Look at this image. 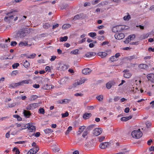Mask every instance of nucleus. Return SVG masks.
I'll return each mask as SVG.
<instances>
[{
  "instance_id": "864d4df0",
  "label": "nucleus",
  "mask_w": 154,
  "mask_h": 154,
  "mask_svg": "<svg viewBox=\"0 0 154 154\" xmlns=\"http://www.w3.org/2000/svg\"><path fill=\"white\" fill-rule=\"evenodd\" d=\"M117 60V59L114 56L111 57L110 58V60H111L112 62H113L114 61H116Z\"/></svg>"
},
{
  "instance_id": "774afa93",
  "label": "nucleus",
  "mask_w": 154,
  "mask_h": 154,
  "mask_svg": "<svg viewBox=\"0 0 154 154\" xmlns=\"http://www.w3.org/2000/svg\"><path fill=\"white\" fill-rule=\"evenodd\" d=\"M17 73V71H14L11 73V75H16V74Z\"/></svg>"
},
{
  "instance_id": "c9c22d12",
  "label": "nucleus",
  "mask_w": 154,
  "mask_h": 154,
  "mask_svg": "<svg viewBox=\"0 0 154 154\" xmlns=\"http://www.w3.org/2000/svg\"><path fill=\"white\" fill-rule=\"evenodd\" d=\"M21 85H22L23 84H28L29 83V82L27 80H25L22 82H20Z\"/></svg>"
},
{
  "instance_id": "680f3d73",
  "label": "nucleus",
  "mask_w": 154,
  "mask_h": 154,
  "mask_svg": "<svg viewBox=\"0 0 154 154\" xmlns=\"http://www.w3.org/2000/svg\"><path fill=\"white\" fill-rule=\"evenodd\" d=\"M105 139V137L103 136H101L100 137L99 141L100 142H101Z\"/></svg>"
},
{
  "instance_id": "f3484780",
  "label": "nucleus",
  "mask_w": 154,
  "mask_h": 154,
  "mask_svg": "<svg viewBox=\"0 0 154 154\" xmlns=\"http://www.w3.org/2000/svg\"><path fill=\"white\" fill-rule=\"evenodd\" d=\"M14 12H16V11H16L15 10H14ZM13 12H14V11H10L9 12H8V13H5V14L7 15H8V17H5V18H4V20L6 21H8L7 20L8 18H9V15L11 14H12L13 13Z\"/></svg>"
},
{
  "instance_id": "a878e982",
  "label": "nucleus",
  "mask_w": 154,
  "mask_h": 154,
  "mask_svg": "<svg viewBox=\"0 0 154 154\" xmlns=\"http://www.w3.org/2000/svg\"><path fill=\"white\" fill-rule=\"evenodd\" d=\"M29 65L30 64L29 62L26 60L23 63V65L26 68H27L29 66Z\"/></svg>"
},
{
  "instance_id": "6e6552de",
  "label": "nucleus",
  "mask_w": 154,
  "mask_h": 154,
  "mask_svg": "<svg viewBox=\"0 0 154 154\" xmlns=\"http://www.w3.org/2000/svg\"><path fill=\"white\" fill-rule=\"evenodd\" d=\"M109 145V143L106 142L101 143L99 145L100 147L102 149L106 148Z\"/></svg>"
},
{
  "instance_id": "f257e3e1",
  "label": "nucleus",
  "mask_w": 154,
  "mask_h": 154,
  "mask_svg": "<svg viewBox=\"0 0 154 154\" xmlns=\"http://www.w3.org/2000/svg\"><path fill=\"white\" fill-rule=\"evenodd\" d=\"M132 137L136 138H139L142 136V133L140 131V129H139L138 130H135L133 131L131 134Z\"/></svg>"
},
{
  "instance_id": "f03ea898",
  "label": "nucleus",
  "mask_w": 154,
  "mask_h": 154,
  "mask_svg": "<svg viewBox=\"0 0 154 154\" xmlns=\"http://www.w3.org/2000/svg\"><path fill=\"white\" fill-rule=\"evenodd\" d=\"M26 35L25 32L23 30L21 29L18 31L15 35V37L16 38H23Z\"/></svg>"
},
{
  "instance_id": "f704fd0d",
  "label": "nucleus",
  "mask_w": 154,
  "mask_h": 154,
  "mask_svg": "<svg viewBox=\"0 0 154 154\" xmlns=\"http://www.w3.org/2000/svg\"><path fill=\"white\" fill-rule=\"evenodd\" d=\"M70 100L69 99H64L62 100L63 103H67L69 102Z\"/></svg>"
},
{
  "instance_id": "ddd939ff",
  "label": "nucleus",
  "mask_w": 154,
  "mask_h": 154,
  "mask_svg": "<svg viewBox=\"0 0 154 154\" xmlns=\"http://www.w3.org/2000/svg\"><path fill=\"white\" fill-rule=\"evenodd\" d=\"M91 114L90 113H85L83 115V117L84 119H87L91 117Z\"/></svg>"
},
{
  "instance_id": "473e14b6",
  "label": "nucleus",
  "mask_w": 154,
  "mask_h": 154,
  "mask_svg": "<svg viewBox=\"0 0 154 154\" xmlns=\"http://www.w3.org/2000/svg\"><path fill=\"white\" fill-rule=\"evenodd\" d=\"M35 55H36V54H35L34 53V54H32L31 55H30L29 56L27 55L26 56V57L27 58H33L35 57Z\"/></svg>"
},
{
  "instance_id": "5fc2aeb1",
  "label": "nucleus",
  "mask_w": 154,
  "mask_h": 154,
  "mask_svg": "<svg viewBox=\"0 0 154 154\" xmlns=\"http://www.w3.org/2000/svg\"><path fill=\"white\" fill-rule=\"evenodd\" d=\"M80 16L79 15L77 14L76 15L75 17H74V18L73 19V20H77L79 18Z\"/></svg>"
},
{
  "instance_id": "c85d7f7f",
  "label": "nucleus",
  "mask_w": 154,
  "mask_h": 154,
  "mask_svg": "<svg viewBox=\"0 0 154 154\" xmlns=\"http://www.w3.org/2000/svg\"><path fill=\"white\" fill-rule=\"evenodd\" d=\"M50 26V25L48 23H45L43 25V27L45 29H48Z\"/></svg>"
},
{
  "instance_id": "2f4dec72",
  "label": "nucleus",
  "mask_w": 154,
  "mask_h": 154,
  "mask_svg": "<svg viewBox=\"0 0 154 154\" xmlns=\"http://www.w3.org/2000/svg\"><path fill=\"white\" fill-rule=\"evenodd\" d=\"M70 26V25L69 24H64L62 26V28L64 29H66L69 27Z\"/></svg>"
},
{
  "instance_id": "423d86ee",
  "label": "nucleus",
  "mask_w": 154,
  "mask_h": 154,
  "mask_svg": "<svg viewBox=\"0 0 154 154\" xmlns=\"http://www.w3.org/2000/svg\"><path fill=\"white\" fill-rule=\"evenodd\" d=\"M38 106V104L36 103H31L28 105L26 107L27 110H32Z\"/></svg>"
},
{
  "instance_id": "6e6d98bb",
  "label": "nucleus",
  "mask_w": 154,
  "mask_h": 154,
  "mask_svg": "<svg viewBox=\"0 0 154 154\" xmlns=\"http://www.w3.org/2000/svg\"><path fill=\"white\" fill-rule=\"evenodd\" d=\"M88 131H87L86 130V131H85L83 133L82 136L83 137H85L88 134Z\"/></svg>"
},
{
  "instance_id": "2eb2a0df",
  "label": "nucleus",
  "mask_w": 154,
  "mask_h": 154,
  "mask_svg": "<svg viewBox=\"0 0 154 154\" xmlns=\"http://www.w3.org/2000/svg\"><path fill=\"white\" fill-rule=\"evenodd\" d=\"M54 88V86L53 85H48V84H46L45 85H44L43 86V88L44 89L48 90L52 89Z\"/></svg>"
},
{
  "instance_id": "f8f14e48",
  "label": "nucleus",
  "mask_w": 154,
  "mask_h": 154,
  "mask_svg": "<svg viewBox=\"0 0 154 154\" xmlns=\"http://www.w3.org/2000/svg\"><path fill=\"white\" fill-rule=\"evenodd\" d=\"M24 116L26 118H29L31 115V112L28 110H24L23 112Z\"/></svg>"
},
{
  "instance_id": "20e7f679",
  "label": "nucleus",
  "mask_w": 154,
  "mask_h": 154,
  "mask_svg": "<svg viewBox=\"0 0 154 154\" xmlns=\"http://www.w3.org/2000/svg\"><path fill=\"white\" fill-rule=\"evenodd\" d=\"M135 35L134 34L130 35L128 38H126V40L124 41V42L125 44H128L131 40L135 38Z\"/></svg>"
},
{
  "instance_id": "4c0bfd02",
  "label": "nucleus",
  "mask_w": 154,
  "mask_h": 154,
  "mask_svg": "<svg viewBox=\"0 0 154 154\" xmlns=\"http://www.w3.org/2000/svg\"><path fill=\"white\" fill-rule=\"evenodd\" d=\"M68 6V5L67 4H65V5H63L60 7V9H66Z\"/></svg>"
},
{
  "instance_id": "a211bd4d",
  "label": "nucleus",
  "mask_w": 154,
  "mask_h": 154,
  "mask_svg": "<svg viewBox=\"0 0 154 154\" xmlns=\"http://www.w3.org/2000/svg\"><path fill=\"white\" fill-rule=\"evenodd\" d=\"M139 67L143 69H147L148 67L147 65L145 64H141L139 65Z\"/></svg>"
},
{
  "instance_id": "ea45409f",
  "label": "nucleus",
  "mask_w": 154,
  "mask_h": 154,
  "mask_svg": "<svg viewBox=\"0 0 154 154\" xmlns=\"http://www.w3.org/2000/svg\"><path fill=\"white\" fill-rule=\"evenodd\" d=\"M130 18V16L129 15L125 16L123 17L124 20H128Z\"/></svg>"
},
{
  "instance_id": "3c124183",
  "label": "nucleus",
  "mask_w": 154,
  "mask_h": 154,
  "mask_svg": "<svg viewBox=\"0 0 154 154\" xmlns=\"http://www.w3.org/2000/svg\"><path fill=\"white\" fill-rule=\"evenodd\" d=\"M135 58V56H131L128 57L126 58V59L127 60H130L133 59H134Z\"/></svg>"
},
{
  "instance_id": "0eeeda50",
  "label": "nucleus",
  "mask_w": 154,
  "mask_h": 154,
  "mask_svg": "<svg viewBox=\"0 0 154 154\" xmlns=\"http://www.w3.org/2000/svg\"><path fill=\"white\" fill-rule=\"evenodd\" d=\"M123 72L124 73L123 76L125 78H129L131 76V74L129 72L128 69L125 70Z\"/></svg>"
},
{
  "instance_id": "7ed1b4c3",
  "label": "nucleus",
  "mask_w": 154,
  "mask_h": 154,
  "mask_svg": "<svg viewBox=\"0 0 154 154\" xmlns=\"http://www.w3.org/2000/svg\"><path fill=\"white\" fill-rule=\"evenodd\" d=\"M102 132V129L101 128H96L93 131L94 135L97 136L100 134Z\"/></svg>"
},
{
  "instance_id": "37998d69",
  "label": "nucleus",
  "mask_w": 154,
  "mask_h": 154,
  "mask_svg": "<svg viewBox=\"0 0 154 154\" xmlns=\"http://www.w3.org/2000/svg\"><path fill=\"white\" fill-rule=\"evenodd\" d=\"M81 82H80V80L79 81H77V82H76L75 83H74L73 84V86H74V87H76V86L77 85H80L81 84H82L81 83Z\"/></svg>"
},
{
  "instance_id": "9d476101",
  "label": "nucleus",
  "mask_w": 154,
  "mask_h": 154,
  "mask_svg": "<svg viewBox=\"0 0 154 154\" xmlns=\"http://www.w3.org/2000/svg\"><path fill=\"white\" fill-rule=\"evenodd\" d=\"M147 78L151 82H154V74H149L147 75Z\"/></svg>"
},
{
  "instance_id": "72a5a7b5",
  "label": "nucleus",
  "mask_w": 154,
  "mask_h": 154,
  "mask_svg": "<svg viewBox=\"0 0 154 154\" xmlns=\"http://www.w3.org/2000/svg\"><path fill=\"white\" fill-rule=\"evenodd\" d=\"M72 127L71 126H69L68 128L67 131L66 132V134L67 135L69 133V132L72 130Z\"/></svg>"
},
{
  "instance_id": "b1692460",
  "label": "nucleus",
  "mask_w": 154,
  "mask_h": 154,
  "mask_svg": "<svg viewBox=\"0 0 154 154\" xmlns=\"http://www.w3.org/2000/svg\"><path fill=\"white\" fill-rule=\"evenodd\" d=\"M44 131L46 134L52 132L53 131L50 128H47L44 130Z\"/></svg>"
},
{
  "instance_id": "8fccbe9b",
  "label": "nucleus",
  "mask_w": 154,
  "mask_h": 154,
  "mask_svg": "<svg viewBox=\"0 0 154 154\" xmlns=\"http://www.w3.org/2000/svg\"><path fill=\"white\" fill-rule=\"evenodd\" d=\"M62 117L64 118L67 116L69 115V113L67 112H66L64 113H62L61 114Z\"/></svg>"
},
{
  "instance_id": "338daca9",
  "label": "nucleus",
  "mask_w": 154,
  "mask_h": 154,
  "mask_svg": "<svg viewBox=\"0 0 154 154\" xmlns=\"http://www.w3.org/2000/svg\"><path fill=\"white\" fill-rule=\"evenodd\" d=\"M6 45V44H0V48H5Z\"/></svg>"
},
{
  "instance_id": "cd10ccee",
  "label": "nucleus",
  "mask_w": 154,
  "mask_h": 154,
  "mask_svg": "<svg viewBox=\"0 0 154 154\" xmlns=\"http://www.w3.org/2000/svg\"><path fill=\"white\" fill-rule=\"evenodd\" d=\"M26 45H28L27 42H20V43L19 45L20 47H22L23 46H26Z\"/></svg>"
},
{
  "instance_id": "1a4fd4ad",
  "label": "nucleus",
  "mask_w": 154,
  "mask_h": 154,
  "mask_svg": "<svg viewBox=\"0 0 154 154\" xmlns=\"http://www.w3.org/2000/svg\"><path fill=\"white\" fill-rule=\"evenodd\" d=\"M120 26H117L113 27L112 29V31L114 32H121V28Z\"/></svg>"
},
{
  "instance_id": "a19ab883",
  "label": "nucleus",
  "mask_w": 154,
  "mask_h": 154,
  "mask_svg": "<svg viewBox=\"0 0 154 154\" xmlns=\"http://www.w3.org/2000/svg\"><path fill=\"white\" fill-rule=\"evenodd\" d=\"M19 65L20 64L19 63H16L13 64L12 66V67L13 69L16 68L19 66Z\"/></svg>"
},
{
  "instance_id": "13d9d810",
  "label": "nucleus",
  "mask_w": 154,
  "mask_h": 154,
  "mask_svg": "<svg viewBox=\"0 0 154 154\" xmlns=\"http://www.w3.org/2000/svg\"><path fill=\"white\" fill-rule=\"evenodd\" d=\"M100 2L99 0H94L92 2V3L93 5H95L97 3Z\"/></svg>"
},
{
  "instance_id": "0e129e2a",
  "label": "nucleus",
  "mask_w": 154,
  "mask_h": 154,
  "mask_svg": "<svg viewBox=\"0 0 154 154\" xmlns=\"http://www.w3.org/2000/svg\"><path fill=\"white\" fill-rule=\"evenodd\" d=\"M34 148L35 149L34 150V151H35V153H36L39 150V148L38 146H36L35 147V148Z\"/></svg>"
},
{
  "instance_id": "603ef678",
  "label": "nucleus",
  "mask_w": 154,
  "mask_h": 154,
  "mask_svg": "<svg viewBox=\"0 0 154 154\" xmlns=\"http://www.w3.org/2000/svg\"><path fill=\"white\" fill-rule=\"evenodd\" d=\"M146 127L148 128L151 126V123L148 121H147L146 122Z\"/></svg>"
},
{
  "instance_id": "bf43d9fd",
  "label": "nucleus",
  "mask_w": 154,
  "mask_h": 154,
  "mask_svg": "<svg viewBox=\"0 0 154 154\" xmlns=\"http://www.w3.org/2000/svg\"><path fill=\"white\" fill-rule=\"evenodd\" d=\"M17 44V42L15 41H12L11 42V45L12 46H15Z\"/></svg>"
},
{
  "instance_id": "a18cd8bd",
  "label": "nucleus",
  "mask_w": 154,
  "mask_h": 154,
  "mask_svg": "<svg viewBox=\"0 0 154 154\" xmlns=\"http://www.w3.org/2000/svg\"><path fill=\"white\" fill-rule=\"evenodd\" d=\"M80 82H81L80 84H82L84 83L87 80V79H85L84 78H82L80 79Z\"/></svg>"
},
{
  "instance_id": "c756f323",
  "label": "nucleus",
  "mask_w": 154,
  "mask_h": 154,
  "mask_svg": "<svg viewBox=\"0 0 154 154\" xmlns=\"http://www.w3.org/2000/svg\"><path fill=\"white\" fill-rule=\"evenodd\" d=\"M35 149L34 148H32V149H30L28 152L27 154H35V151L34 150Z\"/></svg>"
},
{
  "instance_id": "09e8293b",
  "label": "nucleus",
  "mask_w": 154,
  "mask_h": 154,
  "mask_svg": "<svg viewBox=\"0 0 154 154\" xmlns=\"http://www.w3.org/2000/svg\"><path fill=\"white\" fill-rule=\"evenodd\" d=\"M22 124V125L21 126V128L20 129V130L25 129L26 128H28V126H26V125H24L23 124Z\"/></svg>"
},
{
  "instance_id": "49530a36",
  "label": "nucleus",
  "mask_w": 154,
  "mask_h": 154,
  "mask_svg": "<svg viewBox=\"0 0 154 154\" xmlns=\"http://www.w3.org/2000/svg\"><path fill=\"white\" fill-rule=\"evenodd\" d=\"M14 117L17 118L18 120L20 121L22 119V118L20 116H19L17 115H14Z\"/></svg>"
},
{
  "instance_id": "de8ad7c7",
  "label": "nucleus",
  "mask_w": 154,
  "mask_h": 154,
  "mask_svg": "<svg viewBox=\"0 0 154 154\" xmlns=\"http://www.w3.org/2000/svg\"><path fill=\"white\" fill-rule=\"evenodd\" d=\"M52 149L53 151L56 152H58L60 150V149L57 147H54Z\"/></svg>"
},
{
  "instance_id": "69168bd1",
  "label": "nucleus",
  "mask_w": 154,
  "mask_h": 154,
  "mask_svg": "<svg viewBox=\"0 0 154 154\" xmlns=\"http://www.w3.org/2000/svg\"><path fill=\"white\" fill-rule=\"evenodd\" d=\"M83 95V94L81 93H76L75 94V96H82Z\"/></svg>"
},
{
  "instance_id": "4d7b16f0",
  "label": "nucleus",
  "mask_w": 154,
  "mask_h": 154,
  "mask_svg": "<svg viewBox=\"0 0 154 154\" xmlns=\"http://www.w3.org/2000/svg\"><path fill=\"white\" fill-rule=\"evenodd\" d=\"M16 103H13L11 104H8V106L9 107H12L16 105Z\"/></svg>"
},
{
  "instance_id": "5701e85b",
  "label": "nucleus",
  "mask_w": 154,
  "mask_h": 154,
  "mask_svg": "<svg viewBox=\"0 0 154 154\" xmlns=\"http://www.w3.org/2000/svg\"><path fill=\"white\" fill-rule=\"evenodd\" d=\"M85 127L84 126H80L79 128V130L78 132H79L78 133V134H80L81 132H82L85 129Z\"/></svg>"
},
{
  "instance_id": "e433bc0d",
  "label": "nucleus",
  "mask_w": 154,
  "mask_h": 154,
  "mask_svg": "<svg viewBox=\"0 0 154 154\" xmlns=\"http://www.w3.org/2000/svg\"><path fill=\"white\" fill-rule=\"evenodd\" d=\"M89 35L90 37L93 38L96 36L97 34L95 32H90L89 34Z\"/></svg>"
},
{
  "instance_id": "bb28decb",
  "label": "nucleus",
  "mask_w": 154,
  "mask_h": 154,
  "mask_svg": "<svg viewBox=\"0 0 154 154\" xmlns=\"http://www.w3.org/2000/svg\"><path fill=\"white\" fill-rule=\"evenodd\" d=\"M96 98L99 101H101L103 99V96L102 95H100L96 97Z\"/></svg>"
},
{
  "instance_id": "9b49d317",
  "label": "nucleus",
  "mask_w": 154,
  "mask_h": 154,
  "mask_svg": "<svg viewBox=\"0 0 154 154\" xmlns=\"http://www.w3.org/2000/svg\"><path fill=\"white\" fill-rule=\"evenodd\" d=\"M91 70L88 68H85L82 70V73L85 75L89 74L91 72Z\"/></svg>"
},
{
  "instance_id": "052dcab7",
  "label": "nucleus",
  "mask_w": 154,
  "mask_h": 154,
  "mask_svg": "<svg viewBox=\"0 0 154 154\" xmlns=\"http://www.w3.org/2000/svg\"><path fill=\"white\" fill-rule=\"evenodd\" d=\"M120 27V28H121V31L123 30H124L126 29H125V26L124 25H119Z\"/></svg>"
},
{
  "instance_id": "58836bf2",
  "label": "nucleus",
  "mask_w": 154,
  "mask_h": 154,
  "mask_svg": "<svg viewBox=\"0 0 154 154\" xmlns=\"http://www.w3.org/2000/svg\"><path fill=\"white\" fill-rule=\"evenodd\" d=\"M39 113L42 114H44L45 113V110L42 108H41L39 109Z\"/></svg>"
},
{
  "instance_id": "39448f33",
  "label": "nucleus",
  "mask_w": 154,
  "mask_h": 154,
  "mask_svg": "<svg viewBox=\"0 0 154 154\" xmlns=\"http://www.w3.org/2000/svg\"><path fill=\"white\" fill-rule=\"evenodd\" d=\"M115 37L116 38L119 39L121 40L123 38L125 37L124 34L122 33H117L115 35Z\"/></svg>"
},
{
  "instance_id": "c03bdc74",
  "label": "nucleus",
  "mask_w": 154,
  "mask_h": 154,
  "mask_svg": "<svg viewBox=\"0 0 154 154\" xmlns=\"http://www.w3.org/2000/svg\"><path fill=\"white\" fill-rule=\"evenodd\" d=\"M38 97V96L36 95H33L31 96L30 100H34Z\"/></svg>"
},
{
  "instance_id": "4be33fe9",
  "label": "nucleus",
  "mask_w": 154,
  "mask_h": 154,
  "mask_svg": "<svg viewBox=\"0 0 154 154\" xmlns=\"http://www.w3.org/2000/svg\"><path fill=\"white\" fill-rule=\"evenodd\" d=\"M68 38L67 36H65L64 37H61L59 39L60 41H66Z\"/></svg>"
},
{
  "instance_id": "393cba45",
  "label": "nucleus",
  "mask_w": 154,
  "mask_h": 154,
  "mask_svg": "<svg viewBox=\"0 0 154 154\" xmlns=\"http://www.w3.org/2000/svg\"><path fill=\"white\" fill-rule=\"evenodd\" d=\"M95 125H91L88 126L86 129V130L88 131L93 129Z\"/></svg>"
},
{
  "instance_id": "6ab92c4d",
  "label": "nucleus",
  "mask_w": 154,
  "mask_h": 154,
  "mask_svg": "<svg viewBox=\"0 0 154 154\" xmlns=\"http://www.w3.org/2000/svg\"><path fill=\"white\" fill-rule=\"evenodd\" d=\"M115 83L114 82L107 83L106 84V87L107 89H109L111 87L112 85H113Z\"/></svg>"
},
{
  "instance_id": "dca6fc26",
  "label": "nucleus",
  "mask_w": 154,
  "mask_h": 154,
  "mask_svg": "<svg viewBox=\"0 0 154 154\" xmlns=\"http://www.w3.org/2000/svg\"><path fill=\"white\" fill-rule=\"evenodd\" d=\"M97 54L99 56L101 57L102 58H104L106 56L107 54L105 52H100L98 53Z\"/></svg>"
},
{
  "instance_id": "79ce46f5",
  "label": "nucleus",
  "mask_w": 154,
  "mask_h": 154,
  "mask_svg": "<svg viewBox=\"0 0 154 154\" xmlns=\"http://www.w3.org/2000/svg\"><path fill=\"white\" fill-rule=\"evenodd\" d=\"M78 51H79L78 50H77V49L75 50L74 51H72L70 53L71 54H78Z\"/></svg>"
},
{
  "instance_id": "7c9ffc66",
  "label": "nucleus",
  "mask_w": 154,
  "mask_h": 154,
  "mask_svg": "<svg viewBox=\"0 0 154 154\" xmlns=\"http://www.w3.org/2000/svg\"><path fill=\"white\" fill-rule=\"evenodd\" d=\"M12 151L13 152H15L16 154H19L20 153L19 150L17 147H14Z\"/></svg>"
},
{
  "instance_id": "4468645a",
  "label": "nucleus",
  "mask_w": 154,
  "mask_h": 154,
  "mask_svg": "<svg viewBox=\"0 0 154 154\" xmlns=\"http://www.w3.org/2000/svg\"><path fill=\"white\" fill-rule=\"evenodd\" d=\"M21 85L20 82L15 83H12L10 85V86L12 88H14L15 87Z\"/></svg>"
},
{
  "instance_id": "aec40b11",
  "label": "nucleus",
  "mask_w": 154,
  "mask_h": 154,
  "mask_svg": "<svg viewBox=\"0 0 154 154\" xmlns=\"http://www.w3.org/2000/svg\"><path fill=\"white\" fill-rule=\"evenodd\" d=\"M94 54L95 55V53L93 52H89L86 53L85 55L87 57H89L94 56Z\"/></svg>"
},
{
  "instance_id": "e2e57ef3",
  "label": "nucleus",
  "mask_w": 154,
  "mask_h": 154,
  "mask_svg": "<svg viewBox=\"0 0 154 154\" xmlns=\"http://www.w3.org/2000/svg\"><path fill=\"white\" fill-rule=\"evenodd\" d=\"M120 98L118 96L115 97L114 98V100L116 102L119 100Z\"/></svg>"
},
{
  "instance_id": "412c9836",
  "label": "nucleus",
  "mask_w": 154,
  "mask_h": 154,
  "mask_svg": "<svg viewBox=\"0 0 154 154\" xmlns=\"http://www.w3.org/2000/svg\"><path fill=\"white\" fill-rule=\"evenodd\" d=\"M28 129L30 132L35 131V126L33 125H32L29 127L28 128Z\"/></svg>"
}]
</instances>
